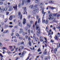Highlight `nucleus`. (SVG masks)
Segmentation results:
<instances>
[{
  "label": "nucleus",
  "mask_w": 60,
  "mask_h": 60,
  "mask_svg": "<svg viewBox=\"0 0 60 60\" xmlns=\"http://www.w3.org/2000/svg\"><path fill=\"white\" fill-rule=\"evenodd\" d=\"M19 38V39H20V40H22L23 39V38L21 37V36L19 35V36L18 37Z\"/></svg>",
  "instance_id": "f8f14e48"
},
{
  "label": "nucleus",
  "mask_w": 60,
  "mask_h": 60,
  "mask_svg": "<svg viewBox=\"0 0 60 60\" xmlns=\"http://www.w3.org/2000/svg\"><path fill=\"white\" fill-rule=\"evenodd\" d=\"M35 2L36 3H37V2H39V0H35Z\"/></svg>",
  "instance_id": "473e14b6"
},
{
  "label": "nucleus",
  "mask_w": 60,
  "mask_h": 60,
  "mask_svg": "<svg viewBox=\"0 0 60 60\" xmlns=\"http://www.w3.org/2000/svg\"><path fill=\"white\" fill-rule=\"evenodd\" d=\"M12 19V15H11L9 18V19L10 20H11Z\"/></svg>",
  "instance_id": "4468645a"
},
{
  "label": "nucleus",
  "mask_w": 60,
  "mask_h": 60,
  "mask_svg": "<svg viewBox=\"0 0 60 60\" xmlns=\"http://www.w3.org/2000/svg\"><path fill=\"white\" fill-rule=\"evenodd\" d=\"M24 48V46H20L19 47V50L20 51V49H21V50L23 49Z\"/></svg>",
  "instance_id": "0eeeda50"
},
{
  "label": "nucleus",
  "mask_w": 60,
  "mask_h": 60,
  "mask_svg": "<svg viewBox=\"0 0 60 60\" xmlns=\"http://www.w3.org/2000/svg\"><path fill=\"white\" fill-rule=\"evenodd\" d=\"M57 51V49H56V48H55L54 49V53H56V52Z\"/></svg>",
  "instance_id": "5701e85b"
},
{
  "label": "nucleus",
  "mask_w": 60,
  "mask_h": 60,
  "mask_svg": "<svg viewBox=\"0 0 60 60\" xmlns=\"http://www.w3.org/2000/svg\"><path fill=\"white\" fill-rule=\"evenodd\" d=\"M23 29L22 28H21L20 29V31L19 32V34H20L22 33H23Z\"/></svg>",
  "instance_id": "1a4fd4ad"
},
{
  "label": "nucleus",
  "mask_w": 60,
  "mask_h": 60,
  "mask_svg": "<svg viewBox=\"0 0 60 60\" xmlns=\"http://www.w3.org/2000/svg\"><path fill=\"white\" fill-rule=\"evenodd\" d=\"M18 25L22 27V23H19L18 24Z\"/></svg>",
  "instance_id": "6ab92c4d"
},
{
  "label": "nucleus",
  "mask_w": 60,
  "mask_h": 60,
  "mask_svg": "<svg viewBox=\"0 0 60 60\" xmlns=\"http://www.w3.org/2000/svg\"><path fill=\"white\" fill-rule=\"evenodd\" d=\"M37 22H36L35 23V25H36V30H38V32H36V34L38 35H39V34H40V29L38 25H37Z\"/></svg>",
  "instance_id": "f257e3e1"
},
{
  "label": "nucleus",
  "mask_w": 60,
  "mask_h": 60,
  "mask_svg": "<svg viewBox=\"0 0 60 60\" xmlns=\"http://www.w3.org/2000/svg\"><path fill=\"white\" fill-rule=\"evenodd\" d=\"M16 36H19V34H18V33H16Z\"/></svg>",
  "instance_id": "a19ab883"
},
{
  "label": "nucleus",
  "mask_w": 60,
  "mask_h": 60,
  "mask_svg": "<svg viewBox=\"0 0 60 60\" xmlns=\"http://www.w3.org/2000/svg\"><path fill=\"white\" fill-rule=\"evenodd\" d=\"M0 56L1 57H2V58L4 57V56H3L2 54L1 53H0Z\"/></svg>",
  "instance_id": "c9c22d12"
},
{
  "label": "nucleus",
  "mask_w": 60,
  "mask_h": 60,
  "mask_svg": "<svg viewBox=\"0 0 60 60\" xmlns=\"http://www.w3.org/2000/svg\"><path fill=\"white\" fill-rule=\"evenodd\" d=\"M31 17V15H28L27 18L28 19H30V18Z\"/></svg>",
  "instance_id": "bb28decb"
},
{
  "label": "nucleus",
  "mask_w": 60,
  "mask_h": 60,
  "mask_svg": "<svg viewBox=\"0 0 60 60\" xmlns=\"http://www.w3.org/2000/svg\"><path fill=\"white\" fill-rule=\"evenodd\" d=\"M30 24H32L34 22L32 20H31L30 21Z\"/></svg>",
  "instance_id": "c756f323"
},
{
  "label": "nucleus",
  "mask_w": 60,
  "mask_h": 60,
  "mask_svg": "<svg viewBox=\"0 0 60 60\" xmlns=\"http://www.w3.org/2000/svg\"><path fill=\"white\" fill-rule=\"evenodd\" d=\"M49 22V21L48 20H46L45 22V23H46V24H48V22Z\"/></svg>",
  "instance_id": "79ce46f5"
},
{
  "label": "nucleus",
  "mask_w": 60,
  "mask_h": 60,
  "mask_svg": "<svg viewBox=\"0 0 60 60\" xmlns=\"http://www.w3.org/2000/svg\"><path fill=\"white\" fill-rule=\"evenodd\" d=\"M6 13L7 15H8V14H9V12H6Z\"/></svg>",
  "instance_id": "a18cd8bd"
},
{
  "label": "nucleus",
  "mask_w": 60,
  "mask_h": 60,
  "mask_svg": "<svg viewBox=\"0 0 60 60\" xmlns=\"http://www.w3.org/2000/svg\"><path fill=\"white\" fill-rule=\"evenodd\" d=\"M36 10V12H37V13H38L39 12V9H35Z\"/></svg>",
  "instance_id": "2eb2a0df"
},
{
  "label": "nucleus",
  "mask_w": 60,
  "mask_h": 60,
  "mask_svg": "<svg viewBox=\"0 0 60 60\" xmlns=\"http://www.w3.org/2000/svg\"><path fill=\"white\" fill-rule=\"evenodd\" d=\"M3 8L5 11H6L7 10L8 8L7 7H6L5 8Z\"/></svg>",
  "instance_id": "ddd939ff"
},
{
  "label": "nucleus",
  "mask_w": 60,
  "mask_h": 60,
  "mask_svg": "<svg viewBox=\"0 0 60 60\" xmlns=\"http://www.w3.org/2000/svg\"><path fill=\"white\" fill-rule=\"evenodd\" d=\"M13 8H14L15 10H17V5H16L15 7H13Z\"/></svg>",
  "instance_id": "9d476101"
},
{
  "label": "nucleus",
  "mask_w": 60,
  "mask_h": 60,
  "mask_svg": "<svg viewBox=\"0 0 60 60\" xmlns=\"http://www.w3.org/2000/svg\"><path fill=\"white\" fill-rule=\"evenodd\" d=\"M36 17L37 18V19H38V17H39V16H38V15H37L36 16Z\"/></svg>",
  "instance_id": "864d4df0"
},
{
  "label": "nucleus",
  "mask_w": 60,
  "mask_h": 60,
  "mask_svg": "<svg viewBox=\"0 0 60 60\" xmlns=\"http://www.w3.org/2000/svg\"><path fill=\"white\" fill-rule=\"evenodd\" d=\"M37 4H36L34 6V7H37Z\"/></svg>",
  "instance_id": "0e129e2a"
},
{
  "label": "nucleus",
  "mask_w": 60,
  "mask_h": 60,
  "mask_svg": "<svg viewBox=\"0 0 60 60\" xmlns=\"http://www.w3.org/2000/svg\"><path fill=\"white\" fill-rule=\"evenodd\" d=\"M40 20L39 19L38 20V23H40Z\"/></svg>",
  "instance_id": "5fc2aeb1"
},
{
  "label": "nucleus",
  "mask_w": 60,
  "mask_h": 60,
  "mask_svg": "<svg viewBox=\"0 0 60 60\" xmlns=\"http://www.w3.org/2000/svg\"><path fill=\"white\" fill-rule=\"evenodd\" d=\"M54 22H57V21L55 20H53L52 21V23H54Z\"/></svg>",
  "instance_id": "a878e982"
},
{
  "label": "nucleus",
  "mask_w": 60,
  "mask_h": 60,
  "mask_svg": "<svg viewBox=\"0 0 60 60\" xmlns=\"http://www.w3.org/2000/svg\"><path fill=\"white\" fill-rule=\"evenodd\" d=\"M41 51V49L40 48H39L38 50V52H40Z\"/></svg>",
  "instance_id": "ea45409f"
},
{
  "label": "nucleus",
  "mask_w": 60,
  "mask_h": 60,
  "mask_svg": "<svg viewBox=\"0 0 60 60\" xmlns=\"http://www.w3.org/2000/svg\"><path fill=\"white\" fill-rule=\"evenodd\" d=\"M33 6H34V5H32V6H30L31 8H32L33 7Z\"/></svg>",
  "instance_id": "603ef678"
},
{
  "label": "nucleus",
  "mask_w": 60,
  "mask_h": 60,
  "mask_svg": "<svg viewBox=\"0 0 60 60\" xmlns=\"http://www.w3.org/2000/svg\"><path fill=\"white\" fill-rule=\"evenodd\" d=\"M54 18V17L52 16V14L50 15L49 16V18H48L49 20H50V19H53Z\"/></svg>",
  "instance_id": "39448f33"
},
{
  "label": "nucleus",
  "mask_w": 60,
  "mask_h": 60,
  "mask_svg": "<svg viewBox=\"0 0 60 60\" xmlns=\"http://www.w3.org/2000/svg\"><path fill=\"white\" fill-rule=\"evenodd\" d=\"M42 14H43L44 15H43V17L42 18V22L43 23H45V20L44 19V15L45 14V12H44V11L42 10Z\"/></svg>",
  "instance_id": "f03ea898"
},
{
  "label": "nucleus",
  "mask_w": 60,
  "mask_h": 60,
  "mask_svg": "<svg viewBox=\"0 0 60 60\" xmlns=\"http://www.w3.org/2000/svg\"><path fill=\"white\" fill-rule=\"evenodd\" d=\"M27 32H28V33H29V34H30V32H31V31L29 29L28 30Z\"/></svg>",
  "instance_id": "cd10ccee"
},
{
  "label": "nucleus",
  "mask_w": 60,
  "mask_h": 60,
  "mask_svg": "<svg viewBox=\"0 0 60 60\" xmlns=\"http://www.w3.org/2000/svg\"><path fill=\"white\" fill-rule=\"evenodd\" d=\"M40 41H43V40L42 39H41Z\"/></svg>",
  "instance_id": "e2e57ef3"
},
{
  "label": "nucleus",
  "mask_w": 60,
  "mask_h": 60,
  "mask_svg": "<svg viewBox=\"0 0 60 60\" xmlns=\"http://www.w3.org/2000/svg\"><path fill=\"white\" fill-rule=\"evenodd\" d=\"M24 0H22V5H24Z\"/></svg>",
  "instance_id": "58836bf2"
},
{
  "label": "nucleus",
  "mask_w": 60,
  "mask_h": 60,
  "mask_svg": "<svg viewBox=\"0 0 60 60\" xmlns=\"http://www.w3.org/2000/svg\"><path fill=\"white\" fill-rule=\"evenodd\" d=\"M13 34H14V33H12L11 34V36H13Z\"/></svg>",
  "instance_id": "4d7b16f0"
},
{
  "label": "nucleus",
  "mask_w": 60,
  "mask_h": 60,
  "mask_svg": "<svg viewBox=\"0 0 60 60\" xmlns=\"http://www.w3.org/2000/svg\"><path fill=\"white\" fill-rule=\"evenodd\" d=\"M48 59V57H45V60H47Z\"/></svg>",
  "instance_id": "de8ad7c7"
},
{
  "label": "nucleus",
  "mask_w": 60,
  "mask_h": 60,
  "mask_svg": "<svg viewBox=\"0 0 60 60\" xmlns=\"http://www.w3.org/2000/svg\"><path fill=\"white\" fill-rule=\"evenodd\" d=\"M9 8V11H11L12 10H13V8L11 6H9L8 7Z\"/></svg>",
  "instance_id": "423d86ee"
},
{
  "label": "nucleus",
  "mask_w": 60,
  "mask_h": 60,
  "mask_svg": "<svg viewBox=\"0 0 60 60\" xmlns=\"http://www.w3.org/2000/svg\"><path fill=\"white\" fill-rule=\"evenodd\" d=\"M3 49H7V48H6L5 47H3L2 48Z\"/></svg>",
  "instance_id": "37998d69"
},
{
  "label": "nucleus",
  "mask_w": 60,
  "mask_h": 60,
  "mask_svg": "<svg viewBox=\"0 0 60 60\" xmlns=\"http://www.w3.org/2000/svg\"><path fill=\"white\" fill-rule=\"evenodd\" d=\"M20 5H21V4H19V5H18V6L19 7H20Z\"/></svg>",
  "instance_id": "774afa93"
},
{
  "label": "nucleus",
  "mask_w": 60,
  "mask_h": 60,
  "mask_svg": "<svg viewBox=\"0 0 60 60\" xmlns=\"http://www.w3.org/2000/svg\"><path fill=\"white\" fill-rule=\"evenodd\" d=\"M60 14H58V15H57V17H59L60 16Z\"/></svg>",
  "instance_id": "09e8293b"
},
{
  "label": "nucleus",
  "mask_w": 60,
  "mask_h": 60,
  "mask_svg": "<svg viewBox=\"0 0 60 60\" xmlns=\"http://www.w3.org/2000/svg\"><path fill=\"white\" fill-rule=\"evenodd\" d=\"M14 41L15 42H17V40L16 39H15L14 40Z\"/></svg>",
  "instance_id": "680f3d73"
},
{
  "label": "nucleus",
  "mask_w": 60,
  "mask_h": 60,
  "mask_svg": "<svg viewBox=\"0 0 60 60\" xmlns=\"http://www.w3.org/2000/svg\"><path fill=\"white\" fill-rule=\"evenodd\" d=\"M44 39H45V43H47V39H46V38H44Z\"/></svg>",
  "instance_id": "8fccbe9b"
},
{
  "label": "nucleus",
  "mask_w": 60,
  "mask_h": 60,
  "mask_svg": "<svg viewBox=\"0 0 60 60\" xmlns=\"http://www.w3.org/2000/svg\"><path fill=\"white\" fill-rule=\"evenodd\" d=\"M51 42H54V40H51Z\"/></svg>",
  "instance_id": "bf43d9fd"
},
{
  "label": "nucleus",
  "mask_w": 60,
  "mask_h": 60,
  "mask_svg": "<svg viewBox=\"0 0 60 60\" xmlns=\"http://www.w3.org/2000/svg\"><path fill=\"white\" fill-rule=\"evenodd\" d=\"M49 3H50V4H51V3H54V2L53 1H49Z\"/></svg>",
  "instance_id": "f704fd0d"
},
{
  "label": "nucleus",
  "mask_w": 60,
  "mask_h": 60,
  "mask_svg": "<svg viewBox=\"0 0 60 60\" xmlns=\"http://www.w3.org/2000/svg\"><path fill=\"white\" fill-rule=\"evenodd\" d=\"M59 45H58L57 47H56V49H58V48H59V47H60V44H59Z\"/></svg>",
  "instance_id": "2f4dec72"
},
{
  "label": "nucleus",
  "mask_w": 60,
  "mask_h": 60,
  "mask_svg": "<svg viewBox=\"0 0 60 60\" xmlns=\"http://www.w3.org/2000/svg\"><path fill=\"white\" fill-rule=\"evenodd\" d=\"M8 30H5L4 32V33H7V32H8Z\"/></svg>",
  "instance_id": "7c9ffc66"
},
{
  "label": "nucleus",
  "mask_w": 60,
  "mask_h": 60,
  "mask_svg": "<svg viewBox=\"0 0 60 60\" xmlns=\"http://www.w3.org/2000/svg\"><path fill=\"white\" fill-rule=\"evenodd\" d=\"M23 21H26V20L25 18H24L23 19Z\"/></svg>",
  "instance_id": "69168bd1"
},
{
  "label": "nucleus",
  "mask_w": 60,
  "mask_h": 60,
  "mask_svg": "<svg viewBox=\"0 0 60 60\" xmlns=\"http://www.w3.org/2000/svg\"><path fill=\"white\" fill-rule=\"evenodd\" d=\"M29 45L30 46H32V44H31V41H29Z\"/></svg>",
  "instance_id": "412c9836"
},
{
  "label": "nucleus",
  "mask_w": 60,
  "mask_h": 60,
  "mask_svg": "<svg viewBox=\"0 0 60 60\" xmlns=\"http://www.w3.org/2000/svg\"><path fill=\"white\" fill-rule=\"evenodd\" d=\"M2 29L1 30V32H3V31H4V29L3 28H2Z\"/></svg>",
  "instance_id": "6e6d98bb"
},
{
  "label": "nucleus",
  "mask_w": 60,
  "mask_h": 60,
  "mask_svg": "<svg viewBox=\"0 0 60 60\" xmlns=\"http://www.w3.org/2000/svg\"><path fill=\"white\" fill-rule=\"evenodd\" d=\"M28 36H27V35H26L25 36V38L26 39H27L28 38Z\"/></svg>",
  "instance_id": "49530a36"
},
{
  "label": "nucleus",
  "mask_w": 60,
  "mask_h": 60,
  "mask_svg": "<svg viewBox=\"0 0 60 60\" xmlns=\"http://www.w3.org/2000/svg\"><path fill=\"white\" fill-rule=\"evenodd\" d=\"M25 29L26 31H27L28 30V28L27 27H25Z\"/></svg>",
  "instance_id": "b1692460"
},
{
  "label": "nucleus",
  "mask_w": 60,
  "mask_h": 60,
  "mask_svg": "<svg viewBox=\"0 0 60 60\" xmlns=\"http://www.w3.org/2000/svg\"><path fill=\"white\" fill-rule=\"evenodd\" d=\"M58 35H59V36H60V33H58Z\"/></svg>",
  "instance_id": "338daca9"
},
{
  "label": "nucleus",
  "mask_w": 60,
  "mask_h": 60,
  "mask_svg": "<svg viewBox=\"0 0 60 60\" xmlns=\"http://www.w3.org/2000/svg\"><path fill=\"white\" fill-rule=\"evenodd\" d=\"M4 9L3 8L1 10V12H4Z\"/></svg>",
  "instance_id": "4be33fe9"
},
{
  "label": "nucleus",
  "mask_w": 60,
  "mask_h": 60,
  "mask_svg": "<svg viewBox=\"0 0 60 60\" xmlns=\"http://www.w3.org/2000/svg\"><path fill=\"white\" fill-rule=\"evenodd\" d=\"M7 20H8L7 19H5V21H4V22H5V23H6V22L7 21Z\"/></svg>",
  "instance_id": "c03bdc74"
},
{
  "label": "nucleus",
  "mask_w": 60,
  "mask_h": 60,
  "mask_svg": "<svg viewBox=\"0 0 60 60\" xmlns=\"http://www.w3.org/2000/svg\"><path fill=\"white\" fill-rule=\"evenodd\" d=\"M23 9L24 11H26V7H25L24 8H23Z\"/></svg>",
  "instance_id": "e433bc0d"
},
{
  "label": "nucleus",
  "mask_w": 60,
  "mask_h": 60,
  "mask_svg": "<svg viewBox=\"0 0 60 60\" xmlns=\"http://www.w3.org/2000/svg\"><path fill=\"white\" fill-rule=\"evenodd\" d=\"M47 49H45V51H44L43 53V54L44 55H46L47 54V51H46Z\"/></svg>",
  "instance_id": "9b49d317"
},
{
  "label": "nucleus",
  "mask_w": 60,
  "mask_h": 60,
  "mask_svg": "<svg viewBox=\"0 0 60 60\" xmlns=\"http://www.w3.org/2000/svg\"><path fill=\"white\" fill-rule=\"evenodd\" d=\"M33 38L35 39L36 41H38V38L37 37L35 38V34H33Z\"/></svg>",
  "instance_id": "20e7f679"
},
{
  "label": "nucleus",
  "mask_w": 60,
  "mask_h": 60,
  "mask_svg": "<svg viewBox=\"0 0 60 60\" xmlns=\"http://www.w3.org/2000/svg\"><path fill=\"white\" fill-rule=\"evenodd\" d=\"M50 9H51V10H54V9H55V8H54L52 7H50L49 8Z\"/></svg>",
  "instance_id": "f3484780"
},
{
  "label": "nucleus",
  "mask_w": 60,
  "mask_h": 60,
  "mask_svg": "<svg viewBox=\"0 0 60 60\" xmlns=\"http://www.w3.org/2000/svg\"><path fill=\"white\" fill-rule=\"evenodd\" d=\"M20 16H21V17H20V19L21 20L22 19V15L21 14V13L20 12H18V18H19L20 17Z\"/></svg>",
  "instance_id": "7ed1b4c3"
},
{
  "label": "nucleus",
  "mask_w": 60,
  "mask_h": 60,
  "mask_svg": "<svg viewBox=\"0 0 60 60\" xmlns=\"http://www.w3.org/2000/svg\"><path fill=\"white\" fill-rule=\"evenodd\" d=\"M57 13H56V14H53V16H56V15H57Z\"/></svg>",
  "instance_id": "4c0bfd02"
},
{
  "label": "nucleus",
  "mask_w": 60,
  "mask_h": 60,
  "mask_svg": "<svg viewBox=\"0 0 60 60\" xmlns=\"http://www.w3.org/2000/svg\"><path fill=\"white\" fill-rule=\"evenodd\" d=\"M30 2H31V0H27L26 2V4H28Z\"/></svg>",
  "instance_id": "6e6552de"
},
{
  "label": "nucleus",
  "mask_w": 60,
  "mask_h": 60,
  "mask_svg": "<svg viewBox=\"0 0 60 60\" xmlns=\"http://www.w3.org/2000/svg\"><path fill=\"white\" fill-rule=\"evenodd\" d=\"M33 14H35L36 13V10L35 9H34L33 11Z\"/></svg>",
  "instance_id": "dca6fc26"
},
{
  "label": "nucleus",
  "mask_w": 60,
  "mask_h": 60,
  "mask_svg": "<svg viewBox=\"0 0 60 60\" xmlns=\"http://www.w3.org/2000/svg\"><path fill=\"white\" fill-rule=\"evenodd\" d=\"M9 47L10 49H12V46H9Z\"/></svg>",
  "instance_id": "72a5a7b5"
},
{
  "label": "nucleus",
  "mask_w": 60,
  "mask_h": 60,
  "mask_svg": "<svg viewBox=\"0 0 60 60\" xmlns=\"http://www.w3.org/2000/svg\"><path fill=\"white\" fill-rule=\"evenodd\" d=\"M4 40L5 41H9V39H6V38H5L4 39Z\"/></svg>",
  "instance_id": "393cba45"
},
{
  "label": "nucleus",
  "mask_w": 60,
  "mask_h": 60,
  "mask_svg": "<svg viewBox=\"0 0 60 60\" xmlns=\"http://www.w3.org/2000/svg\"><path fill=\"white\" fill-rule=\"evenodd\" d=\"M55 40H57V39H58V38L57 37V36H55Z\"/></svg>",
  "instance_id": "c85d7f7f"
},
{
  "label": "nucleus",
  "mask_w": 60,
  "mask_h": 60,
  "mask_svg": "<svg viewBox=\"0 0 60 60\" xmlns=\"http://www.w3.org/2000/svg\"><path fill=\"white\" fill-rule=\"evenodd\" d=\"M27 25L29 27H30L31 26V25L30 24H27Z\"/></svg>",
  "instance_id": "aec40b11"
},
{
  "label": "nucleus",
  "mask_w": 60,
  "mask_h": 60,
  "mask_svg": "<svg viewBox=\"0 0 60 60\" xmlns=\"http://www.w3.org/2000/svg\"><path fill=\"white\" fill-rule=\"evenodd\" d=\"M5 27H8V25H6L5 26Z\"/></svg>",
  "instance_id": "13d9d810"
},
{
  "label": "nucleus",
  "mask_w": 60,
  "mask_h": 60,
  "mask_svg": "<svg viewBox=\"0 0 60 60\" xmlns=\"http://www.w3.org/2000/svg\"><path fill=\"white\" fill-rule=\"evenodd\" d=\"M0 4H1V5L3 4H4V2H0Z\"/></svg>",
  "instance_id": "3c124183"
},
{
  "label": "nucleus",
  "mask_w": 60,
  "mask_h": 60,
  "mask_svg": "<svg viewBox=\"0 0 60 60\" xmlns=\"http://www.w3.org/2000/svg\"><path fill=\"white\" fill-rule=\"evenodd\" d=\"M43 4H44L42 3H40L39 4H38V5L39 6H41V5H43Z\"/></svg>",
  "instance_id": "a211bd4d"
},
{
  "label": "nucleus",
  "mask_w": 60,
  "mask_h": 60,
  "mask_svg": "<svg viewBox=\"0 0 60 60\" xmlns=\"http://www.w3.org/2000/svg\"><path fill=\"white\" fill-rule=\"evenodd\" d=\"M26 23V21H23V24H25Z\"/></svg>",
  "instance_id": "052dcab7"
}]
</instances>
